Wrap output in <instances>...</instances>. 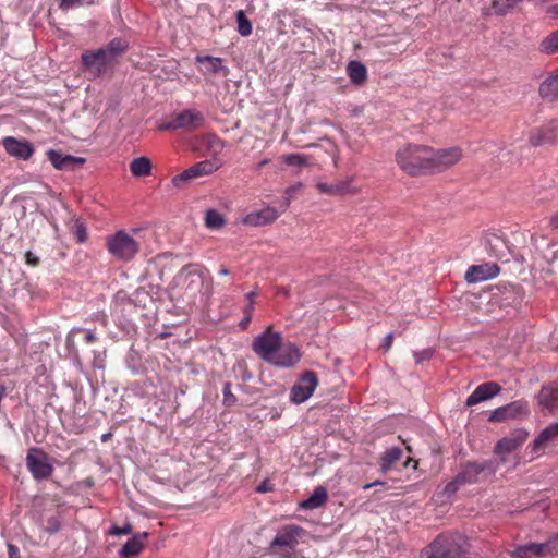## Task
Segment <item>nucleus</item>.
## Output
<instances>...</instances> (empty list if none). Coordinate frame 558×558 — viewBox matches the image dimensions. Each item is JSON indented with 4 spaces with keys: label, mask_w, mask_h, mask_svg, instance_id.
I'll return each instance as SVG.
<instances>
[{
    "label": "nucleus",
    "mask_w": 558,
    "mask_h": 558,
    "mask_svg": "<svg viewBox=\"0 0 558 558\" xmlns=\"http://www.w3.org/2000/svg\"><path fill=\"white\" fill-rule=\"evenodd\" d=\"M219 274L222 275V276H227L229 274V270L225 267H222L220 270H219Z\"/></svg>",
    "instance_id": "e2e57ef3"
},
{
    "label": "nucleus",
    "mask_w": 558,
    "mask_h": 558,
    "mask_svg": "<svg viewBox=\"0 0 558 558\" xmlns=\"http://www.w3.org/2000/svg\"><path fill=\"white\" fill-rule=\"evenodd\" d=\"M461 486H462V484L460 483L458 477L454 476L452 478V481L447 483V485L445 486L444 494L450 496V495L454 494Z\"/></svg>",
    "instance_id": "de8ad7c7"
},
{
    "label": "nucleus",
    "mask_w": 558,
    "mask_h": 558,
    "mask_svg": "<svg viewBox=\"0 0 558 558\" xmlns=\"http://www.w3.org/2000/svg\"><path fill=\"white\" fill-rule=\"evenodd\" d=\"M47 157L56 169L65 171L75 170L77 167L83 166L86 162V159L83 157H76L68 154L63 155L54 149H49L47 151Z\"/></svg>",
    "instance_id": "2eb2a0df"
},
{
    "label": "nucleus",
    "mask_w": 558,
    "mask_h": 558,
    "mask_svg": "<svg viewBox=\"0 0 558 558\" xmlns=\"http://www.w3.org/2000/svg\"><path fill=\"white\" fill-rule=\"evenodd\" d=\"M3 146L10 156L22 160H28L34 154L33 145L26 140L8 136L3 140Z\"/></svg>",
    "instance_id": "dca6fc26"
},
{
    "label": "nucleus",
    "mask_w": 558,
    "mask_h": 558,
    "mask_svg": "<svg viewBox=\"0 0 558 558\" xmlns=\"http://www.w3.org/2000/svg\"><path fill=\"white\" fill-rule=\"evenodd\" d=\"M548 13L555 17H558V4L550 7L548 9Z\"/></svg>",
    "instance_id": "052dcab7"
},
{
    "label": "nucleus",
    "mask_w": 558,
    "mask_h": 558,
    "mask_svg": "<svg viewBox=\"0 0 558 558\" xmlns=\"http://www.w3.org/2000/svg\"><path fill=\"white\" fill-rule=\"evenodd\" d=\"M377 485H383V486H384V485H386V483H385V482H380V481H375V482H373V483H369V484L364 485V487H363V488H364V489H368V488H371V487H373V486H377Z\"/></svg>",
    "instance_id": "bf43d9fd"
},
{
    "label": "nucleus",
    "mask_w": 558,
    "mask_h": 558,
    "mask_svg": "<svg viewBox=\"0 0 558 558\" xmlns=\"http://www.w3.org/2000/svg\"><path fill=\"white\" fill-rule=\"evenodd\" d=\"M527 430L523 428L514 429L510 435L511 439L514 440L518 447H520L527 439Z\"/></svg>",
    "instance_id": "37998d69"
},
{
    "label": "nucleus",
    "mask_w": 558,
    "mask_h": 558,
    "mask_svg": "<svg viewBox=\"0 0 558 558\" xmlns=\"http://www.w3.org/2000/svg\"><path fill=\"white\" fill-rule=\"evenodd\" d=\"M258 493H267L272 490V485L268 481H264L262 484H259L256 488Z\"/></svg>",
    "instance_id": "603ef678"
},
{
    "label": "nucleus",
    "mask_w": 558,
    "mask_h": 558,
    "mask_svg": "<svg viewBox=\"0 0 558 558\" xmlns=\"http://www.w3.org/2000/svg\"><path fill=\"white\" fill-rule=\"evenodd\" d=\"M522 0H490V5L484 8L486 15H504Z\"/></svg>",
    "instance_id": "bb28decb"
},
{
    "label": "nucleus",
    "mask_w": 558,
    "mask_h": 558,
    "mask_svg": "<svg viewBox=\"0 0 558 558\" xmlns=\"http://www.w3.org/2000/svg\"><path fill=\"white\" fill-rule=\"evenodd\" d=\"M347 73L350 81L355 85H362L367 80L366 66L356 60L350 61L348 63Z\"/></svg>",
    "instance_id": "b1692460"
},
{
    "label": "nucleus",
    "mask_w": 558,
    "mask_h": 558,
    "mask_svg": "<svg viewBox=\"0 0 558 558\" xmlns=\"http://www.w3.org/2000/svg\"><path fill=\"white\" fill-rule=\"evenodd\" d=\"M251 320H252V316L244 315V317L239 323V326L241 327V329L245 330L248 327Z\"/></svg>",
    "instance_id": "5fc2aeb1"
},
{
    "label": "nucleus",
    "mask_w": 558,
    "mask_h": 558,
    "mask_svg": "<svg viewBox=\"0 0 558 558\" xmlns=\"http://www.w3.org/2000/svg\"><path fill=\"white\" fill-rule=\"evenodd\" d=\"M26 468L35 481L48 480L53 473V465L49 462V456L41 448H29L26 454Z\"/></svg>",
    "instance_id": "423d86ee"
},
{
    "label": "nucleus",
    "mask_w": 558,
    "mask_h": 558,
    "mask_svg": "<svg viewBox=\"0 0 558 558\" xmlns=\"http://www.w3.org/2000/svg\"><path fill=\"white\" fill-rule=\"evenodd\" d=\"M435 350L432 348L424 349L422 351H416L413 353L416 364H421L424 361H429L434 356Z\"/></svg>",
    "instance_id": "a19ab883"
},
{
    "label": "nucleus",
    "mask_w": 558,
    "mask_h": 558,
    "mask_svg": "<svg viewBox=\"0 0 558 558\" xmlns=\"http://www.w3.org/2000/svg\"><path fill=\"white\" fill-rule=\"evenodd\" d=\"M549 225L553 229H558V213L554 214L550 217Z\"/></svg>",
    "instance_id": "6e6d98bb"
},
{
    "label": "nucleus",
    "mask_w": 558,
    "mask_h": 558,
    "mask_svg": "<svg viewBox=\"0 0 558 558\" xmlns=\"http://www.w3.org/2000/svg\"><path fill=\"white\" fill-rule=\"evenodd\" d=\"M74 234L77 239V242L84 243L87 239V230L83 222L76 221L74 226Z\"/></svg>",
    "instance_id": "c03bdc74"
},
{
    "label": "nucleus",
    "mask_w": 558,
    "mask_h": 558,
    "mask_svg": "<svg viewBox=\"0 0 558 558\" xmlns=\"http://www.w3.org/2000/svg\"><path fill=\"white\" fill-rule=\"evenodd\" d=\"M253 311H254V303H248V304L244 307V315H250V316H252Z\"/></svg>",
    "instance_id": "13d9d810"
},
{
    "label": "nucleus",
    "mask_w": 558,
    "mask_h": 558,
    "mask_svg": "<svg viewBox=\"0 0 558 558\" xmlns=\"http://www.w3.org/2000/svg\"><path fill=\"white\" fill-rule=\"evenodd\" d=\"M107 250L117 259L132 260L140 251L138 242L124 230L107 238Z\"/></svg>",
    "instance_id": "20e7f679"
},
{
    "label": "nucleus",
    "mask_w": 558,
    "mask_h": 558,
    "mask_svg": "<svg viewBox=\"0 0 558 558\" xmlns=\"http://www.w3.org/2000/svg\"><path fill=\"white\" fill-rule=\"evenodd\" d=\"M8 555L9 558H20V549L13 544H8Z\"/></svg>",
    "instance_id": "3c124183"
},
{
    "label": "nucleus",
    "mask_w": 558,
    "mask_h": 558,
    "mask_svg": "<svg viewBox=\"0 0 558 558\" xmlns=\"http://www.w3.org/2000/svg\"><path fill=\"white\" fill-rule=\"evenodd\" d=\"M82 484L85 486V487H88V488H92L95 486V481L93 477H86Z\"/></svg>",
    "instance_id": "4d7b16f0"
},
{
    "label": "nucleus",
    "mask_w": 558,
    "mask_h": 558,
    "mask_svg": "<svg viewBox=\"0 0 558 558\" xmlns=\"http://www.w3.org/2000/svg\"><path fill=\"white\" fill-rule=\"evenodd\" d=\"M130 171L136 178L149 175L151 172V162L147 157L135 158L130 163Z\"/></svg>",
    "instance_id": "7c9ffc66"
},
{
    "label": "nucleus",
    "mask_w": 558,
    "mask_h": 558,
    "mask_svg": "<svg viewBox=\"0 0 558 558\" xmlns=\"http://www.w3.org/2000/svg\"><path fill=\"white\" fill-rule=\"evenodd\" d=\"M539 405L549 412L558 410V384L543 386L537 395Z\"/></svg>",
    "instance_id": "6ab92c4d"
},
{
    "label": "nucleus",
    "mask_w": 558,
    "mask_h": 558,
    "mask_svg": "<svg viewBox=\"0 0 558 558\" xmlns=\"http://www.w3.org/2000/svg\"><path fill=\"white\" fill-rule=\"evenodd\" d=\"M392 341H393V335L392 333H388L385 339H384V342L381 344L383 349L384 350H389L392 345Z\"/></svg>",
    "instance_id": "864d4df0"
},
{
    "label": "nucleus",
    "mask_w": 558,
    "mask_h": 558,
    "mask_svg": "<svg viewBox=\"0 0 558 558\" xmlns=\"http://www.w3.org/2000/svg\"><path fill=\"white\" fill-rule=\"evenodd\" d=\"M221 167V162L217 157L208 160H203L185 169L180 174L172 178V184L177 187H182L187 181L208 175L218 170Z\"/></svg>",
    "instance_id": "0eeeda50"
},
{
    "label": "nucleus",
    "mask_w": 558,
    "mask_h": 558,
    "mask_svg": "<svg viewBox=\"0 0 558 558\" xmlns=\"http://www.w3.org/2000/svg\"><path fill=\"white\" fill-rule=\"evenodd\" d=\"M179 280L185 294L195 298L204 287L203 270L198 265H186L179 274Z\"/></svg>",
    "instance_id": "9d476101"
},
{
    "label": "nucleus",
    "mask_w": 558,
    "mask_h": 558,
    "mask_svg": "<svg viewBox=\"0 0 558 558\" xmlns=\"http://www.w3.org/2000/svg\"><path fill=\"white\" fill-rule=\"evenodd\" d=\"M519 447L514 442V440L511 439L510 436L504 437L499 439L494 448V452L496 454H502V453H510L518 449Z\"/></svg>",
    "instance_id": "f704fd0d"
},
{
    "label": "nucleus",
    "mask_w": 558,
    "mask_h": 558,
    "mask_svg": "<svg viewBox=\"0 0 558 558\" xmlns=\"http://www.w3.org/2000/svg\"><path fill=\"white\" fill-rule=\"evenodd\" d=\"M284 202H287V195H286V194H284V197H283L282 202H281V203H280V205H279V208H280V209H281V205H282Z\"/></svg>",
    "instance_id": "774afa93"
},
{
    "label": "nucleus",
    "mask_w": 558,
    "mask_h": 558,
    "mask_svg": "<svg viewBox=\"0 0 558 558\" xmlns=\"http://www.w3.org/2000/svg\"><path fill=\"white\" fill-rule=\"evenodd\" d=\"M465 539L458 533H442L421 551V558H460Z\"/></svg>",
    "instance_id": "7ed1b4c3"
},
{
    "label": "nucleus",
    "mask_w": 558,
    "mask_h": 558,
    "mask_svg": "<svg viewBox=\"0 0 558 558\" xmlns=\"http://www.w3.org/2000/svg\"><path fill=\"white\" fill-rule=\"evenodd\" d=\"M148 533H137L133 535L120 549V556L123 558H131L137 556L144 548V541L147 538Z\"/></svg>",
    "instance_id": "4be33fe9"
},
{
    "label": "nucleus",
    "mask_w": 558,
    "mask_h": 558,
    "mask_svg": "<svg viewBox=\"0 0 558 558\" xmlns=\"http://www.w3.org/2000/svg\"><path fill=\"white\" fill-rule=\"evenodd\" d=\"M255 295H256V293H255L254 291L248 292V293L246 294V299L248 300V303H254V302H255V301H254Z\"/></svg>",
    "instance_id": "680f3d73"
},
{
    "label": "nucleus",
    "mask_w": 558,
    "mask_h": 558,
    "mask_svg": "<svg viewBox=\"0 0 558 558\" xmlns=\"http://www.w3.org/2000/svg\"><path fill=\"white\" fill-rule=\"evenodd\" d=\"M82 62L88 71L96 75L102 74L112 63L101 48L84 52L82 54Z\"/></svg>",
    "instance_id": "4468645a"
},
{
    "label": "nucleus",
    "mask_w": 558,
    "mask_h": 558,
    "mask_svg": "<svg viewBox=\"0 0 558 558\" xmlns=\"http://www.w3.org/2000/svg\"><path fill=\"white\" fill-rule=\"evenodd\" d=\"M25 259H26V263L31 266H37L39 264V258L34 255L31 251H27L25 253Z\"/></svg>",
    "instance_id": "8fccbe9b"
},
{
    "label": "nucleus",
    "mask_w": 558,
    "mask_h": 558,
    "mask_svg": "<svg viewBox=\"0 0 558 558\" xmlns=\"http://www.w3.org/2000/svg\"><path fill=\"white\" fill-rule=\"evenodd\" d=\"M541 50L545 53L553 54L558 52V31L553 32L541 44Z\"/></svg>",
    "instance_id": "e433bc0d"
},
{
    "label": "nucleus",
    "mask_w": 558,
    "mask_h": 558,
    "mask_svg": "<svg viewBox=\"0 0 558 558\" xmlns=\"http://www.w3.org/2000/svg\"><path fill=\"white\" fill-rule=\"evenodd\" d=\"M303 187L302 183L293 184L286 189L284 194L287 195V202H284L281 205V211H286L287 208L290 206L292 198L295 196V194Z\"/></svg>",
    "instance_id": "ea45409f"
},
{
    "label": "nucleus",
    "mask_w": 558,
    "mask_h": 558,
    "mask_svg": "<svg viewBox=\"0 0 558 558\" xmlns=\"http://www.w3.org/2000/svg\"><path fill=\"white\" fill-rule=\"evenodd\" d=\"M487 470L492 473L495 472L493 461H484L482 463L468 462L461 468L456 476L463 486L466 484L476 483L478 481V475Z\"/></svg>",
    "instance_id": "ddd939ff"
},
{
    "label": "nucleus",
    "mask_w": 558,
    "mask_h": 558,
    "mask_svg": "<svg viewBox=\"0 0 558 558\" xmlns=\"http://www.w3.org/2000/svg\"><path fill=\"white\" fill-rule=\"evenodd\" d=\"M129 48V44L125 39L117 37L113 38L105 48H101L111 62L121 54H123Z\"/></svg>",
    "instance_id": "cd10ccee"
},
{
    "label": "nucleus",
    "mask_w": 558,
    "mask_h": 558,
    "mask_svg": "<svg viewBox=\"0 0 558 558\" xmlns=\"http://www.w3.org/2000/svg\"><path fill=\"white\" fill-rule=\"evenodd\" d=\"M226 220L223 216L216 209H207L205 214V226L209 229L217 230L223 227Z\"/></svg>",
    "instance_id": "72a5a7b5"
},
{
    "label": "nucleus",
    "mask_w": 558,
    "mask_h": 558,
    "mask_svg": "<svg viewBox=\"0 0 558 558\" xmlns=\"http://www.w3.org/2000/svg\"><path fill=\"white\" fill-rule=\"evenodd\" d=\"M501 391V386L496 381H486L475 388L468 397L465 405L472 407L480 402L486 401Z\"/></svg>",
    "instance_id": "f3484780"
},
{
    "label": "nucleus",
    "mask_w": 558,
    "mask_h": 558,
    "mask_svg": "<svg viewBox=\"0 0 558 558\" xmlns=\"http://www.w3.org/2000/svg\"><path fill=\"white\" fill-rule=\"evenodd\" d=\"M108 533L114 536L128 535L132 533V525L130 523H126L124 526L113 525Z\"/></svg>",
    "instance_id": "49530a36"
},
{
    "label": "nucleus",
    "mask_w": 558,
    "mask_h": 558,
    "mask_svg": "<svg viewBox=\"0 0 558 558\" xmlns=\"http://www.w3.org/2000/svg\"><path fill=\"white\" fill-rule=\"evenodd\" d=\"M235 17H236V23H238V32L241 36H248L252 34V23L250 22V20L246 17L244 11L242 10H239L236 13H235Z\"/></svg>",
    "instance_id": "c9c22d12"
},
{
    "label": "nucleus",
    "mask_w": 558,
    "mask_h": 558,
    "mask_svg": "<svg viewBox=\"0 0 558 558\" xmlns=\"http://www.w3.org/2000/svg\"><path fill=\"white\" fill-rule=\"evenodd\" d=\"M558 553V539L550 538L545 543L519 545L511 551V558H543Z\"/></svg>",
    "instance_id": "6e6552de"
},
{
    "label": "nucleus",
    "mask_w": 558,
    "mask_h": 558,
    "mask_svg": "<svg viewBox=\"0 0 558 558\" xmlns=\"http://www.w3.org/2000/svg\"><path fill=\"white\" fill-rule=\"evenodd\" d=\"M202 144L213 155V158L217 157L225 148V142L214 133L203 135Z\"/></svg>",
    "instance_id": "c756f323"
},
{
    "label": "nucleus",
    "mask_w": 558,
    "mask_h": 558,
    "mask_svg": "<svg viewBox=\"0 0 558 558\" xmlns=\"http://www.w3.org/2000/svg\"><path fill=\"white\" fill-rule=\"evenodd\" d=\"M83 1L84 0H61L60 8L66 10L82 4Z\"/></svg>",
    "instance_id": "09e8293b"
},
{
    "label": "nucleus",
    "mask_w": 558,
    "mask_h": 558,
    "mask_svg": "<svg viewBox=\"0 0 558 558\" xmlns=\"http://www.w3.org/2000/svg\"><path fill=\"white\" fill-rule=\"evenodd\" d=\"M196 62L202 64L201 69L205 74H218L222 73L223 76H227L229 70L222 65V59L218 57L211 56H196Z\"/></svg>",
    "instance_id": "412c9836"
},
{
    "label": "nucleus",
    "mask_w": 558,
    "mask_h": 558,
    "mask_svg": "<svg viewBox=\"0 0 558 558\" xmlns=\"http://www.w3.org/2000/svg\"><path fill=\"white\" fill-rule=\"evenodd\" d=\"M556 140V134L554 129L547 128V129H539L535 131L531 137L530 142L533 146H539L545 144H553Z\"/></svg>",
    "instance_id": "2f4dec72"
},
{
    "label": "nucleus",
    "mask_w": 558,
    "mask_h": 558,
    "mask_svg": "<svg viewBox=\"0 0 558 558\" xmlns=\"http://www.w3.org/2000/svg\"><path fill=\"white\" fill-rule=\"evenodd\" d=\"M327 499V489L324 486H317L308 498L300 502L299 507L304 510L317 509L324 506Z\"/></svg>",
    "instance_id": "5701e85b"
},
{
    "label": "nucleus",
    "mask_w": 558,
    "mask_h": 558,
    "mask_svg": "<svg viewBox=\"0 0 558 558\" xmlns=\"http://www.w3.org/2000/svg\"><path fill=\"white\" fill-rule=\"evenodd\" d=\"M236 398L231 392V384L227 383L223 386V403L228 407H231L235 403Z\"/></svg>",
    "instance_id": "a18cd8bd"
},
{
    "label": "nucleus",
    "mask_w": 558,
    "mask_h": 558,
    "mask_svg": "<svg viewBox=\"0 0 558 558\" xmlns=\"http://www.w3.org/2000/svg\"><path fill=\"white\" fill-rule=\"evenodd\" d=\"M539 95L548 101L558 99V75L548 77L539 85Z\"/></svg>",
    "instance_id": "a878e982"
},
{
    "label": "nucleus",
    "mask_w": 558,
    "mask_h": 558,
    "mask_svg": "<svg viewBox=\"0 0 558 558\" xmlns=\"http://www.w3.org/2000/svg\"><path fill=\"white\" fill-rule=\"evenodd\" d=\"M110 434L102 435V440L106 441L109 438Z\"/></svg>",
    "instance_id": "338daca9"
},
{
    "label": "nucleus",
    "mask_w": 558,
    "mask_h": 558,
    "mask_svg": "<svg viewBox=\"0 0 558 558\" xmlns=\"http://www.w3.org/2000/svg\"><path fill=\"white\" fill-rule=\"evenodd\" d=\"M282 159H283L284 163H287L288 166L301 167V166H306L308 162V157L305 155H302V154L284 155L282 157Z\"/></svg>",
    "instance_id": "58836bf2"
},
{
    "label": "nucleus",
    "mask_w": 558,
    "mask_h": 558,
    "mask_svg": "<svg viewBox=\"0 0 558 558\" xmlns=\"http://www.w3.org/2000/svg\"><path fill=\"white\" fill-rule=\"evenodd\" d=\"M306 535V531L296 524L283 525L270 543V547H284L289 550V558H291L300 538Z\"/></svg>",
    "instance_id": "1a4fd4ad"
},
{
    "label": "nucleus",
    "mask_w": 558,
    "mask_h": 558,
    "mask_svg": "<svg viewBox=\"0 0 558 558\" xmlns=\"http://www.w3.org/2000/svg\"><path fill=\"white\" fill-rule=\"evenodd\" d=\"M558 436V423H551L546 428H544L539 435L534 439L532 444V449L534 451L539 450L544 447V445L550 439Z\"/></svg>",
    "instance_id": "c85d7f7f"
},
{
    "label": "nucleus",
    "mask_w": 558,
    "mask_h": 558,
    "mask_svg": "<svg viewBox=\"0 0 558 558\" xmlns=\"http://www.w3.org/2000/svg\"><path fill=\"white\" fill-rule=\"evenodd\" d=\"M284 296L289 295V291L287 289H281L280 291Z\"/></svg>",
    "instance_id": "69168bd1"
},
{
    "label": "nucleus",
    "mask_w": 558,
    "mask_h": 558,
    "mask_svg": "<svg viewBox=\"0 0 558 558\" xmlns=\"http://www.w3.org/2000/svg\"><path fill=\"white\" fill-rule=\"evenodd\" d=\"M267 163H268V160H267V159H264V160H262V161L258 163V168H262V167H264V166H265V165H267Z\"/></svg>",
    "instance_id": "0e129e2a"
},
{
    "label": "nucleus",
    "mask_w": 558,
    "mask_h": 558,
    "mask_svg": "<svg viewBox=\"0 0 558 558\" xmlns=\"http://www.w3.org/2000/svg\"><path fill=\"white\" fill-rule=\"evenodd\" d=\"M318 385V378L313 371H306L300 378V383L291 388L290 399L293 403L300 404L312 397Z\"/></svg>",
    "instance_id": "f8f14e48"
},
{
    "label": "nucleus",
    "mask_w": 558,
    "mask_h": 558,
    "mask_svg": "<svg viewBox=\"0 0 558 558\" xmlns=\"http://www.w3.org/2000/svg\"><path fill=\"white\" fill-rule=\"evenodd\" d=\"M76 332H84L83 328H73L66 337V345L68 348H72L74 345L73 335ZM85 340L87 343H93L97 340L96 335L92 330H85Z\"/></svg>",
    "instance_id": "4c0bfd02"
},
{
    "label": "nucleus",
    "mask_w": 558,
    "mask_h": 558,
    "mask_svg": "<svg viewBox=\"0 0 558 558\" xmlns=\"http://www.w3.org/2000/svg\"><path fill=\"white\" fill-rule=\"evenodd\" d=\"M279 217L276 208L267 207L259 211H254L244 218V223L248 226H266L274 222Z\"/></svg>",
    "instance_id": "aec40b11"
},
{
    "label": "nucleus",
    "mask_w": 558,
    "mask_h": 558,
    "mask_svg": "<svg viewBox=\"0 0 558 558\" xmlns=\"http://www.w3.org/2000/svg\"><path fill=\"white\" fill-rule=\"evenodd\" d=\"M252 350L263 361L278 367H293L301 359L295 344H283L281 335L270 329L254 338Z\"/></svg>",
    "instance_id": "f03ea898"
},
{
    "label": "nucleus",
    "mask_w": 558,
    "mask_h": 558,
    "mask_svg": "<svg viewBox=\"0 0 558 558\" xmlns=\"http://www.w3.org/2000/svg\"><path fill=\"white\" fill-rule=\"evenodd\" d=\"M317 189L322 194L331 195V196L343 195V194L350 193V181L349 180L337 181V182L330 183V184L324 183V182H318Z\"/></svg>",
    "instance_id": "393cba45"
},
{
    "label": "nucleus",
    "mask_w": 558,
    "mask_h": 558,
    "mask_svg": "<svg viewBox=\"0 0 558 558\" xmlns=\"http://www.w3.org/2000/svg\"><path fill=\"white\" fill-rule=\"evenodd\" d=\"M61 529V520L59 517L53 515L47 519L46 532L49 534H54Z\"/></svg>",
    "instance_id": "79ce46f5"
},
{
    "label": "nucleus",
    "mask_w": 558,
    "mask_h": 558,
    "mask_svg": "<svg viewBox=\"0 0 558 558\" xmlns=\"http://www.w3.org/2000/svg\"><path fill=\"white\" fill-rule=\"evenodd\" d=\"M401 454H402V451L398 447H392V448L388 449L387 451H385V453L381 457V462H380L381 471L386 472L389 469H391V466L398 460H400Z\"/></svg>",
    "instance_id": "473e14b6"
},
{
    "label": "nucleus",
    "mask_w": 558,
    "mask_h": 558,
    "mask_svg": "<svg viewBox=\"0 0 558 558\" xmlns=\"http://www.w3.org/2000/svg\"><path fill=\"white\" fill-rule=\"evenodd\" d=\"M530 414L529 404L524 400L512 401L495 409L488 416L489 422L500 423L510 420H520Z\"/></svg>",
    "instance_id": "9b49d317"
},
{
    "label": "nucleus",
    "mask_w": 558,
    "mask_h": 558,
    "mask_svg": "<svg viewBox=\"0 0 558 558\" xmlns=\"http://www.w3.org/2000/svg\"><path fill=\"white\" fill-rule=\"evenodd\" d=\"M499 267L496 264L473 265L465 272V280L470 283L484 281L496 277Z\"/></svg>",
    "instance_id": "a211bd4d"
},
{
    "label": "nucleus",
    "mask_w": 558,
    "mask_h": 558,
    "mask_svg": "<svg viewBox=\"0 0 558 558\" xmlns=\"http://www.w3.org/2000/svg\"><path fill=\"white\" fill-rule=\"evenodd\" d=\"M205 123L204 114L196 109H185L175 113L171 120L161 123L158 126L160 131H194L202 128Z\"/></svg>",
    "instance_id": "39448f33"
},
{
    "label": "nucleus",
    "mask_w": 558,
    "mask_h": 558,
    "mask_svg": "<svg viewBox=\"0 0 558 558\" xmlns=\"http://www.w3.org/2000/svg\"><path fill=\"white\" fill-rule=\"evenodd\" d=\"M462 158V150L454 146L434 149L427 145L408 143L395 154L398 167L410 177L441 172L454 166Z\"/></svg>",
    "instance_id": "f257e3e1"
}]
</instances>
